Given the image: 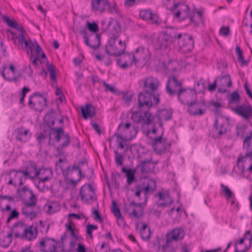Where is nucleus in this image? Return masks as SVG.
I'll list each match as a JSON object with an SVG mask.
<instances>
[{"label":"nucleus","instance_id":"f257e3e1","mask_svg":"<svg viewBox=\"0 0 252 252\" xmlns=\"http://www.w3.org/2000/svg\"><path fill=\"white\" fill-rule=\"evenodd\" d=\"M177 42L180 48L185 52H189L194 47V40L191 35L179 33L170 36L168 34L160 35L158 39L159 49H166L172 42Z\"/></svg>","mask_w":252,"mask_h":252},{"label":"nucleus","instance_id":"f03ea898","mask_svg":"<svg viewBox=\"0 0 252 252\" xmlns=\"http://www.w3.org/2000/svg\"><path fill=\"white\" fill-rule=\"evenodd\" d=\"M18 191L19 194H25L29 197V200L25 201L24 203V206L22 210V214L31 220L33 219L36 216V212L34 210L36 203L35 195L32 190L26 187L21 189H18Z\"/></svg>","mask_w":252,"mask_h":252},{"label":"nucleus","instance_id":"7ed1b4c3","mask_svg":"<svg viewBox=\"0 0 252 252\" xmlns=\"http://www.w3.org/2000/svg\"><path fill=\"white\" fill-rule=\"evenodd\" d=\"M3 21L9 27L14 28L18 31L20 32L19 34L16 36L15 44L19 49H26L28 51L29 49H31L30 46L32 45V41L31 40H27L25 39L26 32L22 26H19L17 23L8 17L2 16Z\"/></svg>","mask_w":252,"mask_h":252},{"label":"nucleus","instance_id":"20e7f679","mask_svg":"<svg viewBox=\"0 0 252 252\" xmlns=\"http://www.w3.org/2000/svg\"><path fill=\"white\" fill-rule=\"evenodd\" d=\"M125 43L121 39H118L117 36L112 37L106 45V53L113 56L118 57L124 54L126 49Z\"/></svg>","mask_w":252,"mask_h":252},{"label":"nucleus","instance_id":"39448f33","mask_svg":"<svg viewBox=\"0 0 252 252\" xmlns=\"http://www.w3.org/2000/svg\"><path fill=\"white\" fill-rule=\"evenodd\" d=\"M153 100L155 104H158L159 102V95L144 91L138 95V108L149 110L153 106Z\"/></svg>","mask_w":252,"mask_h":252},{"label":"nucleus","instance_id":"423d86ee","mask_svg":"<svg viewBox=\"0 0 252 252\" xmlns=\"http://www.w3.org/2000/svg\"><path fill=\"white\" fill-rule=\"evenodd\" d=\"M49 134L50 138L51 135H54V140L57 142H60L61 139L63 140L62 144L56 148L58 152L60 153L63 149L66 148L69 145L70 141V135L68 133L64 132L63 127L51 128L49 130Z\"/></svg>","mask_w":252,"mask_h":252},{"label":"nucleus","instance_id":"0eeeda50","mask_svg":"<svg viewBox=\"0 0 252 252\" xmlns=\"http://www.w3.org/2000/svg\"><path fill=\"white\" fill-rule=\"evenodd\" d=\"M157 188L156 183L154 180H150L147 182H143L140 184H138L135 186V196L139 198V200H141L140 198V194L141 192L144 193V198L145 201L148 199V195L153 193Z\"/></svg>","mask_w":252,"mask_h":252},{"label":"nucleus","instance_id":"6e6552de","mask_svg":"<svg viewBox=\"0 0 252 252\" xmlns=\"http://www.w3.org/2000/svg\"><path fill=\"white\" fill-rule=\"evenodd\" d=\"M131 119L135 123L139 124L142 122L143 124L149 125L153 123L155 118L152 116L149 110L139 109L138 111L132 113Z\"/></svg>","mask_w":252,"mask_h":252},{"label":"nucleus","instance_id":"1a4fd4ad","mask_svg":"<svg viewBox=\"0 0 252 252\" xmlns=\"http://www.w3.org/2000/svg\"><path fill=\"white\" fill-rule=\"evenodd\" d=\"M30 46L31 48L29 49L27 53L30 55V61L32 64L37 66L40 61L39 58H46V55L36 40L32 41V45Z\"/></svg>","mask_w":252,"mask_h":252},{"label":"nucleus","instance_id":"9d476101","mask_svg":"<svg viewBox=\"0 0 252 252\" xmlns=\"http://www.w3.org/2000/svg\"><path fill=\"white\" fill-rule=\"evenodd\" d=\"M80 32L83 35L85 44L87 46L94 50H95L99 47L100 37L99 34L95 33L87 34L85 29L81 30Z\"/></svg>","mask_w":252,"mask_h":252},{"label":"nucleus","instance_id":"9b49d317","mask_svg":"<svg viewBox=\"0 0 252 252\" xmlns=\"http://www.w3.org/2000/svg\"><path fill=\"white\" fill-rule=\"evenodd\" d=\"M178 98L182 104L187 105L194 102L197 99V96L195 91L184 88L178 94Z\"/></svg>","mask_w":252,"mask_h":252},{"label":"nucleus","instance_id":"f8f14e48","mask_svg":"<svg viewBox=\"0 0 252 252\" xmlns=\"http://www.w3.org/2000/svg\"><path fill=\"white\" fill-rule=\"evenodd\" d=\"M144 50L141 48H138L136 49L135 52L134 54H126L124 55L123 58L126 60L129 59L130 62L127 63L126 61H125L122 64H120V61L118 62V65L122 68H126L129 66H131L133 63H137L139 60L141 59V55L143 54Z\"/></svg>","mask_w":252,"mask_h":252},{"label":"nucleus","instance_id":"ddd939ff","mask_svg":"<svg viewBox=\"0 0 252 252\" xmlns=\"http://www.w3.org/2000/svg\"><path fill=\"white\" fill-rule=\"evenodd\" d=\"M183 89L181 82L178 81L176 76H171L168 78L166 85V91L169 95H178L180 90H183Z\"/></svg>","mask_w":252,"mask_h":252},{"label":"nucleus","instance_id":"4468645a","mask_svg":"<svg viewBox=\"0 0 252 252\" xmlns=\"http://www.w3.org/2000/svg\"><path fill=\"white\" fill-rule=\"evenodd\" d=\"M143 90L153 93L158 89L160 84L158 79L153 76H148L140 81Z\"/></svg>","mask_w":252,"mask_h":252},{"label":"nucleus","instance_id":"2eb2a0df","mask_svg":"<svg viewBox=\"0 0 252 252\" xmlns=\"http://www.w3.org/2000/svg\"><path fill=\"white\" fill-rule=\"evenodd\" d=\"M81 199L86 203H90L96 200L94 189L91 184L83 185L80 189Z\"/></svg>","mask_w":252,"mask_h":252},{"label":"nucleus","instance_id":"dca6fc26","mask_svg":"<svg viewBox=\"0 0 252 252\" xmlns=\"http://www.w3.org/2000/svg\"><path fill=\"white\" fill-rule=\"evenodd\" d=\"M163 131L161 135L155 137L152 142V147L155 151L158 154L164 153L170 146V144L166 138L162 137Z\"/></svg>","mask_w":252,"mask_h":252},{"label":"nucleus","instance_id":"f3484780","mask_svg":"<svg viewBox=\"0 0 252 252\" xmlns=\"http://www.w3.org/2000/svg\"><path fill=\"white\" fill-rule=\"evenodd\" d=\"M231 110L243 119L248 120L252 116V106L250 105H239L231 107Z\"/></svg>","mask_w":252,"mask_h":252},{"label":"nucleus","instance_id":"a211bd4d","mask_svg":"<svg viewBox=\"0 0 252 252\" xmlns=\"http://www.w3.org/2000/svg\"><path fill=\"white\" fill-rule=\"evenodd\" d=\"M57 244L54 238L45 237L41 239L39 246L42 252H50L57 249Z\"/></svg>","mask_w":252,"mask_h":252},{"label":"nucleus","instance_id":"6ab92c4d","mask_svg":"<svg viewBox=\"0 0 252 252\" xmlns=\"http://www.w3.org/2000/svg\"><path fill=\"white\" fill-rule=\"evenodd\" d=\"M243 147L247 151V153L245 156L238 158L237 162H244L247 158H252V131H250L249 135L244 138Z\"/></svg>","mask_w":252,"mask_h":252},{"label":"nucleus","instance_id":"aec40b11","mask_svg":"<svg viewBox=\"0 0 252 252\" xmlns=\"http://www.w3.org/2000/svg\"><path fill=\"white\" fill-rule=\"evenodd\" d=\"M155 197H158L159 201L162 202H158V206L161 207H165L170 205L173 201L167 191L159 192L155 195Z\"/></svg>","mask_w":252,"mask_h":252},{"label":"nucleus","instance_id":"412c9836","mask_svg":"<svg viewBox=\"0 0 252 252\" xmlns=\"http://www.w3.org/2000/svg\"><path fill=\"white\" fill-rule=\"evenodd\" d=\"M9 175L10 177L8 184L14 186H22L23 185L22 175L20 173L19 170L14 169L11 170L9 173Z\"/></svg>","mask_w":252,"mask_h":252},{"label":"nucleus","instance_id":"4be33fe9","mask_svg":"<svg viewBox=\"0 0 252 252\" xmlns=\"http://www.w3.org/2000/svg\"><path fill=\"white\" fill-rule=\"evenodd\" d=\"M10 231L13 232L16 238H24L25 232H27V226L26 224L20 221L14 224Z\"/></svg>","mask_w":252,"mask_h":252},{"label":"nucleus","instance_id":"5701e85b","mask_svg":"<svg viewBox=\"0 0 252 252\" xmlns=\"http://www.w3.org/2000/svg\"><path fill=\"white\" fill-rule=\"evenodd\" d=\"M166 236L167 242H171L172 241H179L184 238V231L183 229L177 228L168 233Z\"/></svg>","mask_w":252,"mask_h":252},{"label":"nucleus","instance_id":"b1692460","mask_svg":"<svg viewBox=\"0 0 252 252\" xmlns=\"http://www.w3.org/2000/svg\"><path fill=\"white\" fill-rule=\"evenodd\" d=\"M140 17L145 20H152L154 23L160 24V20L156 14H153L150 10H141L139 13Z\"/></svg>","mask_w":252,"mask_h":252},{"label":"nucleus","instance_id":"393cba45","mask_svg":"<svg viewBox=\"0 0 252 252\" xmlns=\"http://www.w3.org/2000/svg\"><path fill=\"white\" fill-rule=\"evenodd\" d=\"M172 112L170 109H164L159 111L156 116V118H157L159 121V126L162 128V123L161 121L164 120L167 121L170 120L172 117Z\"/></svg>","mask_w":252,"mask_h":252},{"label":"nucleus","instance_id":"a878e982","mask_svg":"<svg viewBox=\"0 0 252 252\" xmlns=\"http://www.w3.org/2000/svg\"><path fill=\"white\" fill-rule=\"evenodd\" d=\"M15 131L16 133V140L22 143L28 141L31 136V134H29V130H23V127L17 129Z\"/></svg>","mask_w":252,"mask_h":252},{"label":"nucleus","instance_id":"bb28decb","mask_svg":"<svg viewBox=\"0 0 252 252\" xmlns=\"http://www.w3.org/2000/svg\"><path fill=\"white\" fill-rule=\"evenodd\" d=\"M108 4L107 0H92V9L95 11H102Z\"/></svg>","mask_w":252,"mask_h":252},{"label":"nucleus","instance_id":"cd10ccee","mask_svg":"<svg viewBox=\"0 0 252 252\" xmlns=\"http://www.w3.org/2000/svg\"><path fill=\"white\" fill-rule=\"evenodd\" d=\"M81 112L82 116L85 119H87L89 117L93 118L95 114L94 107L91 104H86L85 107H82Z\"/></svg>","mask_w":252,"mask_h":252},{"label":"nucleus","instance_id":"c85d7f7f","mask_svg":"<svg viewBox=\"0 0 252 252\" xmlns=\"http://www.w3.org/2000/svg\"><path fill=\"white\" fill-rule=\"evenodd\" d=\"M214 132L216 137L220 136L226 132V127L222 123H219L217 118L215 119Z\"/></svg>","mask_w":252,"mask_h":252},{"label":"nucleus","instance_id":"c756f323","mask_svg":"<svg viewBox=\"0 0 252 252\" xmlns=\"http://www.w3.org/2000/svg\"><path fill=\"white\" fill-rule=\"evenodd\" d=\"M216 80L218 82V86L219 87L229 88L232 85L230 76L228 74L218 77Z\"/></svg>","mask_w":252,"mask_h":252},{"label":"nucleus","instance_id":"7c9ffc66","mask_svg":"<svg viewBox=\"0 0 252 252\" xmlns=\"http://www.w3.org/2000/svg\"><path fill=\"white\" fill-rule=\"evenodd\" d=\"M140 203H135L133 201L131 202L128 206H125V209L129 216H132L135 218H140L141 216H139L133 206H140Z\"/></svg>","mask_w":252,"mask_h":252},{"label":"nucleus","instance_id":"2f4dec72","mask_svg":"<svg viewBox=\"0 0 252 252\" xmlns=\"http://www.w3.org/2000/svg\"><path fill=\"white\" fill-rule=\"evenodd\" d=\"M199 103L197 102L196 100L192 104H189L188 106V112L192 115H201L203 114V111L202 109L199 108Z\"/></svg>","mask_w":252,"mask_h":252},{"label":"nucleus","instance_id":"473e14b6","mask_svg":"<svg viewBox=\"0 0 252 252\" xmlns=\"http://www.w3.org/2000/svg\"><path fill=\"white\" fill-rule=\"evenodd\" d=\"M114 136L117 137L116 142L118 143V147L121 149H124L125 152H127L128 146L126 143V139L118 133H115Z\"/></svg>","mask_w":252,"mask_h":252},{"label":"nucleus","instance_id":"72a5a7b5","mask_svg":"<svg viewBox=\"0 0 252 252\" xmlns=\"http://www.w3.org/2000/svg\"><path fill=\"white\" fill-rule=\"evenodd\" d=\"M13 232H8L6 235L0 237V245L4 248L8 247L12 240Z\"/></svg>","mask_w":252,"mask_h":252},{"label":"nucleus","instance_id":"f704fd0d","mask_svg":"<svg viewBox=\"0 0 252 252\" xmlns=\"http://www.w3.org/2000/svg\"><path fill=\"white\" fill-rule=\"evenodd\" d=\"M29 173L35 177H38V176L41 174L42 170H38L37 167L34 163L30 162L26 168Z\"/></svg>","mask_w":252,"mask_h":252},{"label":"nucleus","instance_id":"c9c22d12","mask_svg":"<svg viewBox=\"0 0 252 252\" xmlns=\"http://www.w3.org/2000/svg\"><path fill=\"white\" fill-rule=\"evenodd\" d=\"M122 171L126 173V176L127 178V184L128 185H130L135 180V171L129 168L127 169L125 167H123L122 169Z\"/></svg>","mask_w":252,"mask_h":252},{"label":"nucleus","instance_id":"e433bc0d","mask_svg":"<svg viewBox=\"0 0 252 252\" xmlns=\"http://www.w3.org/2000/svg\"><path fill=\"white\" fill-rule=\"evenodd\" d=\"M140 235L144 240H148L151 236V230L146 224H143L140 229Z\"/></svg>","mask_w":252,"mask_h":252},{"label":"nucleus","instance_id":"4c0bfd02","mask_svg":"<svg viewBox=\"0 0 252 252\" xmlns=\"http://www.w3.org/2000/svg\"><path fill=\"white\" fill-rule=\"evenodd\" d=\"M152 158L151 156L146 159H142L140 160L141 171L142 172H149L151 168L149 166L152 164Z\"/></svg>","mask_w":252,"mask_h":252},{"label":"nucleus","instance_id":"58836bf2","mask_svg":"<svg viewBox=\"0 0 252 252\" xmlns=\"http://www.w3.org/2000/svg\"><path fill=\"white\" fill-rule=\"evenodd\" d=\"M108 26L107 29L109 30H111V28L112 27V34L114 35L113 36H116V35L120 32L121 28L119 24L117 21H111L108 23Z\"/></svg>","mask_w":252,"mask_h":252},{"label":"nucleus","instance_id":"ea45409f","mask_svg":"<svg viewBox=\"0 0 252 252\" xmlns=\"http://www.w3.org/2000/svg\"><path fill=\"white\" fill-rule=\"evenodd\" d=\"M36 227H33L31 226L29 228L27 227V232H25L24 238L31 241L36 237Z\"/></svg>","mask_w":252,"mask_h":252},{"label":"nucleus","instance_id":"a19ab883","mask_svg":"<svg viewBox=\"0 0 252 252\" xmlns=\"http://www.w3.org/2000/svg\"><path fill=\"white\" fill-rule=\"evenodd\" d=\"M35 110L41 111L44 109L47 106V100L45 97L39 98L35 102Z\"/></svg>","mask_w":252,"mask_h":252},{"label":"nucleus","instance_id":"79ce46f5","mask_svg":"<svg viewBox=\"0 0 252 252\" xmlns=\"http://www.w3.org/2000/svg\"><path fill=\"white\" fill-rule=\"evenodd\" d=\"M220 187L221 188V192L224 194L227 200L234 196V194L227 186L223 184H220Z\"/></svg>","mask_w":252,"mask_h":252},{"label":"nucleus","instance_id":"37998d69","mask_svg":"<svg viewBox=\"0 0 252 252\" xmlns=\"http://www.w3.org/2000/svg\"><path fill=\"white\" fill-rule=\"evenodd\" d=\"M240 100V96L237 92H234L228 96V103L229 105L233 103H238Z\"/></svg>","mask_w":252,"mask_h":252},{"label":"nucleus","instance_id":"c03bdc74","mask_svg":"<svg viewBox=\"0 0 252 252\" xmlns=\"http://www.w3.org/2000/svg\"><path fill=\"white\" fill-rule=\"evenodd\" d=\"M42 173H45L47 174V175H46L44 177L41 176L39 177V184L41 183H45L46 181L50 180L52 177V172L51 170L44 169V170H43V171H42L41 174Z\"/></svg>","mask_w":252,"mask_h":252},{"label":"nucleus","instance_id":"a18cd8bd","mask_svg":"<svg viewBox=\"0 0 252 252\" xmlns=\"http://www.w3.org/2000/svg\"><path fill=\"white\" fill-rule=\"evenodd\" d=\"M47 69L50 73V79L53 81H56L57 76L54 65L52 64L49 63H47Z\"/></svg>","mask_w":252,"mask_h":252},{"label":"nucleus","instance_id":"49530a36","mask_svg":"<svg viewBox=\"0 0 252 252\" xmlns=\"http://www.w3.org/2000/svg\"><path fill=\"white\" fill-rule=\"evenodd\" d=\"M236 52L238 55V60L240 63L241 65L243 66L246 64L247 62L244 59L242 51L241 50L239 46L236 47Z\"/></svg>","mask_w":252,"mask_h":252},{"label":"nucleus","instance_id":"de8ad7c7","mask_svg":"<svg viewBox=\"0 0 252 252\" xmlns=\"http://www.w3.org/2000/svg\"><path fill=\"white\" fill-rule=\"evenodd\" d=\"M66 227L67 230L69 231L71 233V236L72 238H73L75 240H79L82 239V237L76 234L73 228L71 227V224L69 223L66 224Z\"/></svg>","mask_w":252,"mask_h":252},{"label":"nucleus","instance_id":"09e8293b","mask_svg":"<svg viewBox=\"0 0 252 252\" xmlns=\"http://www.w3.org/2000/svg\"><path fill=\"white\" fill-rule=\"evenodd\" d=\"M130 126L131 124L130 123H126L125 125L121 123L118 126V130L126 135L127 132V130L130 127Z\"/></svg>","mask_w":252,"mask_h":252},{"label":"nucleus","instance_id":"8fccbe9b","mask_svg":"<svg viewBox=\"0 0 252 252\" xmlns=\"http://www.w3.org/2000/svg\"><path fill=\"white\" fill-rule=\"evenodd\" d=\"M246 126L244 125L241 126H237V135L241 138L244 137L246 135Z\"/></svg>","mask_w":252,"mask_h":252},{"label":"nucleus","instance_id":"3c124183","mask_svg":"<svg viewBox=\"0 0 252 252\" xmlns=\"http://www.w3.org/2000/svg\"><path fill=\"white\" fill-rule=\"evenodd\" d=\"M114 153L116 164L118 166H122L123 165V156L116 150L114 151Z\"/></svg>","mask_w":252,"mask_h":252},{"label":"nucleus","instance_id":"603ef678","mask_svg":"<svg viewBox=\"0 0 252 252\" xmlns=\"http://www.w3.org/2000/svg\"><path fill=\"white\" fill-rule=\"evenodd\" d=\"M111 211L115 217L122 215L119 207L114 200H113L112 202Z\"/></svg>","mask_w":252,"mask_h":252},{"label":"nucleus","instance_id":"864d4df0","mask_svg":"<svg viewBox=\"0 0 252 252\" xmlns=\"http://www.w3.org/2000/svg\"><path fill=\"white\" fill-rule=\"evenodd\" d=\"M19 171L22 175L23 181V180L26 181L28 179L33 180L34 179V176L31 175L26 169L25 170H19Z\"/></svg>","mask_w":252,"mask_h":252},{"label":"nucleus","instance_id":"5fc2aeb1","mask_svg":"<svg viewBox=\"0 0 252 252\" xmlns=\"http://www.w3.org/2000/svg\"><path fill=\"white\" fill-rule=\"evenodd\" d=\"M101 82L103 84L105 87V91L106 92H110L113 93H116L117 89L112 85H109L106 83L104 81L101 80Z\"/></svg>","mask_w":252,"mask_h":252},{"label":"nucleus","instance_id":"6e6d98bb","mask_svg":"<svg viewBox=\"0 0 252 252\" xmlns=\"http://www.w3.org/2000/svg\"><path fill=\"white\" fill-rule=\"evenodd\" d=\"M55 120L54 118L50 116H47L44 119V122L46 124L47 126L50 128H53L52 126L55 124ZM51 129H50V130Z\"/></svg>","mask_w":252,"mask_h":252},{"label":"nucleus","instance_id":"4d7b16f0","mask_svg":"<svg viewBox=\"0 0 252 252\" xmlns=\"http://www.w3.org/2000/svg\"><path fill=\"white\" fill-rule=\"evenodd\" d=\"M97 228H98V227L96 225L88 224L86 226V233L88 235H89V236L91 238H93L92 231H93L94 230H96V229H97Z\"/></svg>","mask_w":252,"mask_h":252},{"label":"nucleus","instance_id":"13d9d810","mask_svg":"<svg viewBox=\"0 0 252 252\" xmlns=\"http://www.w3.org/2000/svg\"><path fill=\"white\" fill-rule=\"evenodd\" d=\"M87 27L89 30L94 32H96L98 30V26L95 22L90 23L87 22Z\"/></svg>","mask_w":252,"mask_h":252},{"label":"nucleus","instance_id":"bf43d9fd","mask_svg":"<svg viewBox=\"0 0 252 252\" xmlns=\"http://www.w3.org/2000/svg\"><path fill=\"white\" fill-rule=\"evenodd\" d=\"M96 252H107V245L103 242L101 245H97L95 248Z\"/></svg>","mask_w":252,"mask_h":252},{"label":"nucleus","instance_id":"052dcab7","mask_svg":"<svg viewBox=\"0 0 252 252\" xmlns=\"http://www.w3.org/2000/svg\"><path fill=\"white\" fill-rule=\"evenodd\" d=\"M47 136L42 133H40L36 136V140L40 148L42 147V143L46 140Z\"/></svg>","mask_w":252,"mask_h":252},{"label":"nucleus","instance_id":"680f3d73","mask_svg":"<svg viewBox=\"0 0 252 252\" xmlns=\"http://www.w3.org/2000/svg\"><path fill=\"white\" fill-rule=\"evenodd\" d=\"M132 94H131L126 93L123 96L122 99L125 104L128 105L131 101Z\"/></svg>","mask_w":252,"mask_h":252},{"label":"nucleus","instance_id":"e2e57ef3","mask_svg":"<svg viewBox=\"0 0 252 252\" xmlns=\"http://www.w3.org/2000/svg\"><path fill=\"white\" fill-rule=\"evenodd\" d=\"M176 63H177L176 62H172L168 63L167 65V69L168 70L169 72L173 73L176 71L177 68L174 65V64Z\"/></svg>","mask_w":252,"mask_h":252},{"label":"nucleus","instance_id":"0e129e2a","mask_svg":"<svg viewBox=\"0 0 252 252\" xmlns=\"http://www.w3.org/2000/svg\"><path fill=\"white\" fill-rule=\"evenodd\" d=\"M117 219V224L121 227H124L126 225V223L124 220V219L122 216V215H120L117 217H116Z\"/></svg>","mask_w":252,"mask_h":252},{"label":"nucleus","instance_id":"69168bd1","mask_svg":"<svg viewBox=\"0 0 252 252\" xmlns=\"http://www.w3.org/2000/svg\"><path fill=\"white\" fill-rule=\"evenodd\" d=\"M230 31L228 27H221L220 30V34L223 36H227L229 34Z\"/></svg>","mask_w":252,"mask_h":252},{"label":"nucleus","instance_id":"338daca9","mask_svg":"<svg viewBox=\"0 0 252 252\" xmlns=\"http://www.w3.org/2000/svg\"><path fill=\"white\" fill-rule=\"evenodd\" d=\"M93 214L94 215V219L96 220H97L99 222H102V220L100 216V215L99 214L98 211L97 210H94L93 211Z\"/></svg>","mask_w":252,"mask_h":252},{"label":"nucleus","instance_id":"774afa93","mask_svg":"<svg viewBox=\"0 0 252 252\" xmlns=\"http://www.w3.org/2000/svg\"><path fill=\"white\" fill-rule=\"evenodd\" d=\"M77 252H86V249L85 246L81 243L78 244L77 248L76 249Z\"/></svg>","mask_w":252,"mask_h":252}]
</instances>
